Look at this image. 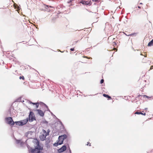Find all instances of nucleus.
Listing matches in <instances>:
<instances>
[{
  "mask_svg": "<svg viewBox=\"0 0 153 153\" xmlns=\"http://www.w3.org/2000/svg\"><path fill=\"white\" fill-rule=\"evenodd\" d=\"M43 149V148L39 144V142H38V144L34 149H31V153H43L41 151Z\"/></svg>",
  "mask_w": 153,
  "mask_h": 153,
  "instance_id": "nucleus-1",
  "label": "nucleus"
},
{
  "mask_svg": "<svg viewBox=\"0 0 153 153\" xmlns=\"http://www.w3.org/2000/svg\"><path fill=\"white\" fill-rule=\"evenodd\" d=\"M29 121L30 122H32L34 120H36V118L35 117L34 113L33 111H30V112L29 115Z\"/></svg>",
  "mask_w": 153,
  "mask_h": 153,
  "instance_id": "nucleus-2",
  "label": "nucleus"
},
{
  "mask_svg": "<svg viewBox=\"0 0 153 153\" xmlns=\"http://www.w3.org/2000/svg\"><path fill=\"white\" fill-rule=\"evenodd\" d=\"M6 123L9 124H11L12 126L14 125V121L12 118L11 117H7L5 118Z\"/></svg>",
  "mask_w": 153,
  "mask_h": 153,
  "instance_id": "nucleus-3",
  "label": "nucleus"
},
{
  "mask_svg": "<svg viewBox=\"0 0 153 153\" xmlns=\"http://www.w3.org/2000/svg\"><path fill=\"white\" fill-rule=\"evenodd\" d=\"M67 137V135L65 134L60 135L59 136L58 140L59 141H62L63 144V141Z\"/></svg>",
  "mask_w": 153,
  "mask_h": 153,
  "instance_id": "nucleus-4",
  "label": "nucleus"
},
{
  "mask_svg": "<svg viewBox=\"0 0 153 153\" xmlns=\"http://www.w3.org/2000/svg\"><path fill=\"white\" fill-rule=\"evenodd\" d=\"M67 149L66 146L65 145H64L61 148L58 150V151L59 153H61L65 151Z\"/></svg>",
  "mask_w": 153,
  "mask_h": 153,
  "instance_id": "nucleus-5",
  "label": "nucleus"
},
{
  "mask_svg": "<svg viewBox=\"0 0 153 153\" xmlns=\"http://www.w3.org/2000/svg\"><path fill=\"white\" fill-rule=\"evenodd\" d=\"M29 121V118H27L25 119L20 120L21 126L26 124Z\"/></svg>",
  "mask_w": 153,
  "mask_h": 153,
  "instance_id": "nucleus-6",
  "label": "nucleus"
},
{
  "mask_svg": "<svg viewBox=\"0 0 153 153\" xmlns=\"http://www.w3.org/2000/svg\"><path fill=\"white\" fill-rule=\"evenodd\" d=\"M36 111H38L39 114L41 117H43L44 115V113L41 110L36 109Z\"/></svg>",
  "mask_w": 153,
  "mask_h": 153,
  "instance_id": "nucleus-7",
  "label": "nucleus"
},
{
  "mask_svg": "<svg viewBox=\"0 0 153 153\" xmlns=\"http://www.w3.org/2000/svg\"><path fill=\"white\" fill-rule=\"evenodd\" d=\"M58 142L57 143H55L53 144V146L55 147H56L59 145H61L63 144V142L62 141H59L58 140Z\"/></svg>",
  "mask_w": 153,
  "mask_h": 153,
  "instance_id": "nucleus-8",
  "label": "nucleus"
},
{
  "mask_svg": "<svg viewBox=\"0 0 153 153\" xmlns=\"http://www.w3.org/2000/svg\"><path fill=\"white\" fill-rule=\"evenodd\" d=\"M29 102L30 103V104H33V105H36V108H38V107H39V103L38 102H37L35 103V102H32L31 101H30Z\"/></svg>",
  "mask_w": 153,
  "mask_h": 153,
  "instance_id": "nucleus-9",
  "label": "nucleus"
},
{
  "mask_svg": "<svg viewBox=\"0 0 153 153\" xmlns=\"http://www.w3.org/2000/svg\"><path fill=\"white\" fill-rule=\"evenodd\" d=\"M14 124H15L16 125L21 126V123L20 121L14 122Z\"/></svg>",
  "mask_w": 153,
  "mask_h": 153,
  "instance_id": "nucleus-10",
  "label": "nucleus"
},
{
  "mask_svg": "<svg viewBox=\"0 0 153 153\" xmlns=\"http://www.w3.org/2000/svg\"><path fill=\"white\" fill-rule=\"evenodd\" d=\"M91 4L92 2H91V0H90V1H85V5L90 6L91 5Z\"/></svg>",
  "mask_w": 153,
  "mask_h": 153,
  "instance_id": "nucleus-11",
  "label": "nucleus"
},
{
  "mask_svg": "<svg viewBox=\"0 0 153 153\" xmlns=\"http://www.w3.org/2000/svg\"><path fill=\"white\" fill-rule=\"evenodd\" d=\"M135 114H142V115H143L144 116L146 115V113H143L141 112H139V111H136L135 113Z\"/></svg>",
  "mask_w": 153,
  "mask_h": 153,
  "instance_id": "nucleus-12",
  "label": "nucleus"
},
{
  "mask_svg": "<svg viewBox=\"0 0 153 153\" xmlns=\"http://www.w3.org/2000/svg\"><path fill=\"white\" fill-rule=\"evenodd\" d=\"M103 96L106 98H107L108 99V100H110L111 99V97L108 95V94H103Z\"/></svg>",
  "mask_w": 153,
  "mask_h": 153,
  "instance_id": "nucleus-13",
  "label": "nucleus"
},
{
  "mask_svg": "<svg viewBox=\"0 0 153 153\" xmlns=\"http://www.w3.org/2000/svg\"><path fill=\"white\" fill-rule=\"evenodd\" d=\"M39 104L40 105H45V106L47 108V111H49V112L50 111L49 109L48 106L45 104V103L42 102H40Z\"/></svg>",
  "mask_w": 153,
  "mask_h": 153,
  "instance_id": "nucleus-14",
  "label": "nucleus"
},
{
  "mask_svg": "<svg viewBox=\"0 0 153 153\" xmlns=\"http://www.w3.org/2000/svg\"><path fill=\"white\" fill-rule=\"evenodd\" d=\"M148 46L149 47L153 46V39L148 43Z\"/></svg>",
  "mask_w": 153,
  "mask_h": 153,
  "instance_id": "nucleus-15",
  "label": "nucleus"
},
{
  "mask_svg": "<svg viewBox=\"0 0 153 153\" xmlns=\"http://www.w3.org/2000/svg\"><path fill=\"white\" fill-rule=\"evenodd\" d=\"M80 3L83 5H85V1L82 0L80 1Z\"/></svg>",
  "mask_w": 153,
  "mask_h": 153,
  "instance_id": "nucleus-16",
  "label": "nucleus"
},
{
  "mask_svg": "<svg viewBox=\"0 0 153 153\" xmlns=\"http://www.w3.org/2000/svg\"><path fill=\"white\" fill-rule=\"evenodd\" d=\"M49 7H51V8H53L54 7H52L51 6H49L48 5H45V8H48Z\"/></svg>",
  "mask_w": 153,
  "mask_h": 153,
  "instance_id": "nucleus-17",
  "label": "nucleus"
},
{
  "mask_svg": "<svg viewBox=\"0 0 153 153\" xmlns=\"http://www.w3.org/2000/svg\"><path fill=\"white\" fill-rule=\"evenodd\" d=\"M42 139H43V140H44L46 138V136L45 135H44V134H43L42 135Z\"/></svg>",
  "mask_w": 153,
  "mask_h": 153,
  "instance_id": "nucleus-18",
  "label": "nucleus"
},
{
  "mask_svg": "<svg viewBox=\"0 0 153 153\" xmlns=\"http://www.w3.org/2000/svg\"><path fill=\"white\" fill-rule=\"evenodd\" d=\"M16 143L18 144H19L21 142V140H16Z\"/></svg>",
  "mask_w": 153,
  "mask_h": 153,
  "instance_id": "nucleus-19",
  "label": "nucleus"
},
{
  "mask_svg": "<svg viewBox=\"0 0 153 153\" xmlns=\"http://www.w3.org/2000/svg\"><path fill=\"white\" fill-rule=\"evenodd\" d=\"M42 122L44 123L47 124L48 123V122L46 120H44L42 121Z\"/></svg>",
  "mask_w": 153,
  "mask_h": 153,
  "instance_id": "nucleus-20",
  "label": "nucleus"
},
{
  "mask_svg": "<svg viewBox=\"0 0 153 153\" xmlns=\"http://www.w3.org/2000/svg\"><path fill=\"white\" fill-rule=\"evenodd\" d=\"M19 79H22L23 80H24L25 79V78L24 76H20L19 77Z\"/></svg>",
  "mask_w": 153,
  "mask_h": 153,
  "instance_id": "nucleus-21",
  "label": "nucleus"
},
{
  "mask_svg": "<svg viewBox=\"0 0 153 153\" xmlns=\"http://www.w3.org/2000/svg\"><path fill=\"white\" fill-rule=\"evenodd\" d=\"M100 0H92V1L94 2H98L100 1Z\"/></svg>",
  "mask_w": 153,
  "mask_h": 153,
  "instance_id": "nucleus-22",
  "label": "nucleus"
},
{
  "mask_svg": "<svg viewBox=\"0 0 153 153\" xmlns=\"http://www.w3.org/2000/svg\"><path fill=\"white\" fill-rule=\"evenodd\" d=\"M104 82V79H102L100 80V83L101 84H102V83H103Z\"/></svg>",
  "mask_w": 153,
  "mask_h": 153,
  "instance_id": "nucleus-23",
  "label": "nucleus"
},
{
  "mask_svg": "<svg viewBox=\"0 0 153 153\" xmlns=\"http://www.w3.org/2000/svg\"><path fill=\"white\" fill-rule=\"evenodd\" d=\"M49 131L48 132H46L45 133L46 134H45V135L46 136L48 135L49 134Z\"/></svg>",
  "mask_w": 153,
  "mask_h": 153,
  "instance_id": "nucleus-24",
  "label": "nucleus"
},
{
  "mask_svg": "<svg viewBox=\"0 0 153 153\" xmlns=\"http://www.w3.org/2000/svg\"><path fill=\"white\" fill-rule=\"evenodd\" d=\"M21 99V98H18L17 100V102L20 101Z\"/></svg>",
  "mask_w": 153,
  "mask_h": 153,
  "instance_id": "nucleus-25",
  "label": "nucleus"
},
{
  "mask_svg": "<svg viewBox=\"0 0 153 153\" xmlns=\"http://www.w3.org/2000/svg\"><path fill=\"white\" fill-rule=\"evenodd\" d=\"M135 34L136 33H131V34H129V35H128V36H131L132 35H134V34Z\"/></svg>",
  "mask_w": 153,
  "mask_h": 153,
  "instance_id": "nucleus-26",
  "label": "nucleus"
},
{
  "mask_svg": "<svg viewBox=\"0 0 153 153\" xmlns=\"http://www.w3.org/2000/svg\"><path fill=\"white\" fill-rule=\"evenodd\" d=\"M70 51H74V48H71L70 49Z\"/></svg>",
  "mask_w": 153,
  "mask_h": 153,
  "instance_id": "nucleus-27",
  "label": "nucleus"
},
{
  "mask_svg": "<svg viewBox=\"0 0 153 153\" xmlns=\"http://www.w3.org/2000/svg\"><path fill=\"white\" fill-rule=\"evenodd\" d=\"M144 97H146V98H149V97L147 96V95H144L143 96Z\"/></svg>",
  "mask_w": 153,
  "mask_h": 153,
  "instance_id": "nucleus-28",
  "label": "nucleus"
},
{
  "mask_svg": "<svg viewBox=\"0 0 153 153\" xmlns=\"http://www.w3.org/2000/svg\"><path fill=\"white\" fill-rule=\"evenodd\" d=\"M43 132L44 133H45L46 131L45 130L43 129Z\"/></svg>",
  "mask_w": 153,
  "mask_h": 153,
  "instance_id": "nucleus-29",
  "label": "nucleus"
},
{
  "mask_svg": "<svg viewBox=\"0 0 153 153\" xmlns=\"http://www.w3.org/2000/svg\"><path fill=\"white\" fill-rule=\"evenodd\" d=\"M73 0H70L68 2V3H70Z\"/></svg>",
  "mask_w": 153,
  "mask_h": 153,
  "instance_id": "nucleus-30",
  "label": "nucleus"
},
{
  "mask_svg": "<svg viewBox=\"0 0 153 153\" xmlns=\"http://www.w3.org/2000/svg\"><path fill=\"white\" fill-rule=\"evenodd\" d=\"M88 144L89 146H91V143L89 142H88V144H87V145H88Z\"/></svg>",
  "mask_w": 153,
  "mask_h": 153,
  "instance_id": "nucleus-31",
  "label": "nucleus"
},
{
  "mask_svg": "<svg viewBox=\"0 0 153 153\" xmlns=\"http://www.w3.org/2000/svg\"><path fill=\"white\" fill-rule=\"evenodd\" d=\"M153 68V66H151L150 68V70H152Z\"/></svg>",
  "mask_w": 153,
  "mask_h": 153,
  "instance_id": "nucleus-32",
  "label": "nucleus"
},
{
  "mask_svg": "<svg viewBox=\"0 0 153 153\" xmlns=\"http://www.w3.org/2000/svg\"><path fill=\"white\" fill-rule=\"evenodd\" d=\"M116 42H113V45H116Z\"/></svg>",
  "mask_w": 153,
  "mask_h": 153,
  "instance_id": "nucleus-33",
  "label": "nucleus"
},
{
  "mask_svg": "<svg viewBox=\"0 0 153 153\" xmlns=\"http://www.w3.org/2000/svg\"><path fill=\"white\" fill-rule=\"evenodd\" d=\"M69 152L70 153H71V150L69 148Z\"/></svg>",
  "mask_w": 153,
  "mask_h": 153,
  "instance_id": "nucleus-34",
  "label": "nucleus"
},
{
  "mask_svg": "<svg viewBox=\"0 0 153 153\" xmlns=\"http://www.w3.org/2000/svg\"><path fill=\"white\" fill-rule=\"evenodd\" d=\"M59 122L60 123V124H61V125H62V122H61V121L60 120L59 121Z\"/></svg>",
  "mask_w": 153,
  "mask_h": 153,
  "instance_id": "nucleus-35",
  "label": "nucleus"
},
{
  "mask_svg": "<svg viewBox=\"0 0 153 153\" xmlns=\"http://www.w3.org/2000/svg\"><path fill=\"white\" fill-rule=\"evenodd\" d=\"M60 7V6H58L57 7V9H59V8Z\"/></svg>",
  "mask_w": 153,
  "mask_h": 153,
  "instance_id": "nucleus-36",
  "label": "nucleus"
},
{
  "mask_svg": "<svg viewBox=\"0 0 153 153\" xmlns=\"http://www.w3.org/2000/svg\"><path fill=\"white\" fill-rule=\"evenodd\" d=\"M138 8L139 9H140L141 8V7L140 6H138Z\"/></svg>",
  "mask_w": 153,
  "mask_h": 153,
  "instance_id": "nucleus-37",
  "label": "nucleus"
},
{
  "mask_svg": "<svg viewBox=\"0 0 153 153\" xmlns=\"http://www.w3.org/2000/svg\"><path fill=\"white\" fill-rule=\"evenodd\" d=\"M85 57L86 58H87L89 59L91 58V57H90L89 58H88L86 56H85Z\"/></svg>",
  "mask_w": 153,
  "mask_h": 153,
  "instance_id": "nucleus-38",
  "label": "nucleus"
},
{
  "mask_svg": "<svg viewBox=\"0 0 153 153\" xmlns=\"http://www.w3.org/2000/svg\"><path fill=\"white\" fill-rule=\"evenodd\" d=\"M78 41H75L74 42L75 43H77V42H78Z\"/></svg>",
  "mask_w": 153,
  "mask_h": 153,
  "instance_id": "nucleus-39",
  "label": "nucleus"
},
{
  "mask_svg": "<svg viewBox=\"0 0 153 153\" xmlns=\"http://www.w3.org/2000/svg\"><path fill=\"white\" fill-rule=\"evenodd\" d=\"M142 96L141 95H140L139 94V95L138 96V97H140V96Z\"/></svg>",
  "mask_w": 153,
  "mask_h": 153,
  "instance_id": "nucleus-40",
  "label": "nucleus"
},
{
  "mask_svg": "<svg viewBox=\"0 0 153 153\" xmlns=\"http://www.w3.org/2000/svg\"><path fill=\"white\" fill-rule=\"evenodd\" d=\"M147 109H148V108H145V110H147Z\"/></svg>",
  "mask_w": 153,
  "mask_h": 153,
  "instance_id": "nucleus-41",
  "label": "nucleus"
},
{
  "mask_svg": "<svg viewBox=\"0 0 153 153\" xmlns=\"http://www.w3.org/2000/svg\"><path fill=\"white\" fill-rule=\"evenodd\" d=\"M143 4V3H140V4Z\"/></svg>",
  "mask_w": 153,
  "mask_h": 153,
  "instance_id": "nucleus-42",
  "label": "nucleus"
},
{
  "mask_svg": "<svg viewBox=\"0 0 153 153\" xmlns=\"http://www.w3.org/2000/svg\"><path fill=\"white\" fill-rule=\"evenodd\" d=\"M60 13V12H59V11L58 12V13Z\"/></svg>",
  "mask_w": 153,
  "mask_h": 153,
  "instance_id": "nucleus-43",
  "label": "nucleus"
},
{
  "mask_svg": "<svg viewBox=\"0 0 153 153\" xmlns=\"http://www.w3.org/2000/svg\"><path fill=\"white\" fill-rule=\"evenodd\" d=\"M60 13V12H59V11L58 12V13Z\"/></svg>",
  "mask_w": 153,
  "mask_h": 153,
  "instance_id": "nucleus-44",
  "label": "nucleus"
},
{
  "mask_svg": "<svg viewBox=\"0 0 153 153\" xmlns=\"http://www.w3.org/2000/svg\"><path fill=\"white\" fill-rule=\"evenodd\" d=\"M24 102V100H23V101H22V102Z\"/></svg>",
  "mask_w": 153,
  "mask_h": 153,
  "instance_id": "nucleus-45",
  "label": "nucleus"
},
{
  "mask_svg": "<svg viewBox=\"0 0 153 153\" xmlns=\"http://www.w3.org/2000/svg\"><path fill=\"white\" fill-rule=\"evenodd\" d=\"M50 10H50L49 11V12H50Z\"/></svg>",
  "mask_w": 153,
  "mask_h": 153,
  "instance_id": "nucleus-46",
  "label": "nucleus"
}]
</instances>
